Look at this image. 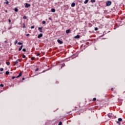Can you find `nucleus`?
Masks as SVG:
<instances>
[{
    "label": "nucleus",
    "instance_id": "obj_1",
    "mask_svg": "<svg viewBox=\"0 0 125 125\" xmlns=\"http://www.w3.org/2000/svg\"><path fill=\"white\" fill-rule=\"evenodd\" d=\"M106 6H109L111 4H112V2L111 1H108L106 2Z\"/></svg>",
    "mask_w": 125,
    "mask_h": 125
},
{
    "label": "nucleus",
    "instance_id": "obj_2",
    "mask_svg": "<svg viewBox=\"0 0 125 125\" xmlns=\"http://www.w3.org/2000/svg\"><path fill=\"white\" fill-rule=\"evenodd\" d=\"M122 121H123V119H122V118H119L118 122H117V124H118V125H121V123L120 122H122Z\"/></svg>",
    "mask_w": 125,
    "mask_h": 125
},
{
    "label": "nucleus",
    "instance_id": "obj_3",
    "mask_svg": "<svg viewBox=\"0 0 125 125\" xmlns=\"http://www.w3.org/2000/svg\"><path fill=\"white\" fill-rule=\"evenodd\" d=\"M38 30L40 33H42V27H39Z\"/></svg>",
    "mask_w": 125,
    "mask_h": 125
},
{
    "label": "nucleus",
    "instance_id": "obj_4",
    "mask_svg": "<svg viewBox=\"0 0 125 125\" xmlns=\"http://www.w3.org/2000/svg\"><path fill=\"white\" fill-rule=\"evenodd\" d=\"M57 42L60 44H62V43H63V42L61 41L60 40H58Z\"/></svg>",
    "mask_w": 125,
    "mask_h": 125
},
{
    "label": "nucleus",
    "instance_id": "obj_5",
    "mask_svg": "<svg viewBox=\"0 0 125 125\" xmlns=\"http://www.w3.org/2000/svg\"><path fill=\"white\" fill-rule=\"evenodd\" d=\"M30 6H31V5H30V4H28V3H25V7L28 8V7H30Z\"/></svg>",
    "mask_w": 125,
    "mask_h": 125
},
{
    "label": "nucleus",
    "instance_id": "obj_6",
    "mask_svg": "<svg viewBox=\"0 0 125 125\" xmlns=\"http://www.w3.org/2000/svg\"><path fill=\"white\" fill-rule=\"evenodd\" d=\"M42 34L41 33L38 35V39H40V38H42Z\"/></svg>",
    "mask_w": 125,
    "mask_h": 125
},
{
    "label": "nucleus",
    "instance_id": "obj_7",
    "mask_svg": "<svg viewBox=\"0 0 125 125\" xmlns=\"http://www.w3.org/2000/svg\"><path fill=\"white\" fill-rule=\"evenodd\" d=\"M75 5H76V3H75L74 2L71 4L72 7H75Z\"/></svg>",
    "mask_w": 125,
    "mask_h": 125
},
{
    "label": "nucleus",
    "instance_id": "obj_8",
    "mask_svg": "<svg viewBox=\"0 0 125 125\" xmlns=\"http://www.w3.org/2000/svg\"><path fill=\"white\" fill-rule=\"evenodd\" d=\"M19 62V60H17L16 62H15V65H16V64H18Z\"/></svg>",
    "mask_w": 125,
    "mask_h": 125
},
{
    "label": "nucleus",
    "instance_id": "obj_9",
    "mask_svg": "<svg viewBox=\"0 0 125 125\" xmlns=\"http://www.w3.org/2000/svg\"><path fill=\"white\" fill-rule=\"evenodd\" d=\"M22 76V73H20L19 75L17 77V78H19L20 77H21Z\"/></svg>",
    "mask_w": 125,
    "mask_h": 125
},
{
    "label": "nucleus",
    "instance_id": "obj_10",
    "mask_svg": "<svg viewBox=\"0 0 125 125\" xmlns=\"http://www.w3.org/2000/svg\"><path fill=\"white\" fill-rule=\"evenodd\" d=\"M23 47V45H21L19 48V51H21L22 50V48Z\"/></svg>",
    "mask_w": 125,
    "mask_h": 125
},
{
    "label": "nucleus",
    "instance_id": "obj_11",
    "mask_svg": "<svg viewBox=\"0 0 125 125\" xmlns=\"http://www.w3.org/2000/svg\"><path fill=\"white\" fill-rule=\"evenodd\" d=\"M75 39H80V35H77L75 36Z\"/></svg>",
    "mask_w": 125,
    "mask_h": 125
},
{
    "label": "nucleus",
    "instance_id": "obj_12",
    "mask_svg": "<svg viewBox=\"0 0 125 125\" xmlns=\"http://www.w3.org/2000/svg\"><path fill=\"white\" fill-rule=\"evenodd\" d=\"M108 118H112V114H108Z\"/></svg>",
    "mask_w": 125,
    "mask_h": 125
},
{
    "label": "nucleus",
    "instance_id": "obj_13",
    "mask_svg": "<svg viewBox=\"0 0 125 125\" xmlns=\"http://www.w3.org/2000/svg\"><path fill=\"white\" fill-rule=\"evenodd\" d=\"M88 0H85V1L84 2V3L85 4H86V3H87V2H88Z\"/></svg>",
    "mask_w": 125,
    "mask_h": 125
},
{
    "label": "nucleus",
    "instance_id": "obj_14",
    "mask_svg": "<svg viewBox=\"0 0 125 125\" xmlns=\"http://www.w3.org/2000/svg\"><path fill=\"white\" fill-rule=\"evenodd\" d=\"M14 10L16 11V12H17L18 11V8L17 7L15 8Z\"/></svg>",
    "mask_w": 125,
    "mask_h": 125
},
{
    "label": "nucleus",
    "instance_id": "obj_15",
    "mask_svg": "<svg viewBox=\"0 0 125 125\" xmlns=\"http://www.w3.org/2000/svg\"><path fill=\"white\" fill-rule=\"evenodd\" d=\"M66 34H69V33H70V29L67 30L66 31Z\"/></svg>",
    "mask_w": 125,
    "mask_h": 125
},
{
    "label": "nucleus",
    "instance_id": "obj_16",
    "mask_svg": "<svg viewBox=\"0 0 125 125\" xmlns=\"http://www.w3.org/2000/svg\"><path fill=\"white\" fill-rule=\"evenodd\" d=\"M6 64L8 66L10 65V62H6Z\"/></svg>",
    "mask_w": 125,
    "mask_h": 125
},
{
    "label": "nucleus",
    "instance_id": "obj_17",
    "mask_svg": "<svg viewBox=\"0 0 125 125\" xmlns=\"http://www.w3.org/2000/svg\"><path fill=\"white\" fill-rule=\"evenodd\" d=\"M51 11L52 12H55V9H52Z\"/></svg>",
    "mask_w": 125,
    "mask_h": 125
},
{
    "label": "nucleus",
    "instance_id": "obj_18",
    "mask_svg": "<svg viewBox=\"0 0 125 125\" xmlns=\"http://www.w3.org/2000/svg\"><path fill=\"white\" fill-rule=\"evenodd\" d=\"M23 28L24 29H25V28H26V24L23 23Z\"/></svg>",
    "mask_w": 125,
    "mask_h": 125
},
{
    "label": "nucleus",
    "instance_id": "obj_19",
    "mask_svg": "<svg viewBox=\"0 0 125 125\" xmlns=\"http://www.w3.org/2000/svg\"><path fill=\"white\" fill-rule=\"evenodd\" d=\"M5 74H6V75H9V72L6 71V72H5Z\"/></svg>",
    "mask_w": 125,
    "mask_h": 125
},
{
    "label": "nucleus",
    "instance_id": "obj_20",
    "mask_svg": "<svg viewBox=\"0 0 125 125\" xmlns=\"http://www.w3.org/2000/svg\"><path fill=\"white\" fill-rule=\"evenodd\" d=\"M18 44H19L20 45H21V44H22V42H19L18 43Z\"/></svg>",
    "mask_w": 125,
    "mask_h": 125
},
{
    "label": "nucleus",
    "instance_id": "obj_21",
    "mask_svg": "<svg viewBox=\"0 0 125 125\" xmlns=\"http://www.w3.org/2000/svg\"><path fill=\"white\" fill-rule=\"evenodd\" d=\"M17 42H18V41L17 40H16L15 42L14 43L15 44H16L17 43Z\"/></svg>",
    "mask_w": 125,
    "mask_h": 125
},
{
    "label": "nucleus",
    "instance_id": "obj_22",
    "mask_svg": "<svg viewBox=\"0 0 125 125\" xmlns=\"http://www.w3.org/2000/svg\"><path fill=\"white\" fill-rule=\"evenodd\" d=\"M91 2H95V0H91Z\"/></svg>",
    "mask_w": 125,
    "mask_h": 125
},
{
    "label": "nucleus",
    "instance_id": "obj_23",
    "mask_svg": "<svg viewBox=\"0 0 125 125\" xmlns=\"http://www.w3.org/2000/svg\"><path fill=\"white\" fill-rule=\"evenodd\" d=\"M42 23V24H45L46 22H45V21H43Z\"/></svg>",
    "mask_w": 125,
    "mask_h": 125
},
{
    "label": "nucleus",
    "instance_id": "obj_24",
    "mask_svg": "<svg viewBox=\"0 0 125 125\" xmlns=\"http://www.w3.org/2000/svg\"><path fill=\"white\" fill-rule=\"evenodd\" d=\"M23 19H27V17L24 16V17H23Z\"/></svg>",
    "mask_w": 125,
    "mask_h": 125
},
{
    "label": "nucleus",
    "instance_id": "obj_25",
    "mask_svg": "<svg viewBox=\"0 0 125 125\" xmlns=\"http://www.w3.org/2000/svg\"><path fill=\"white\" fill-rule=\"evenodd\" d=\"M59 125H62V122H60L59 124Z\"/></svg>",
    "mask_w": 125,
    "mask_h": 125
},
{
    "label": "nucleus",
    "instance_id": "obj_26",
    "mask_svg": "<svg viewBox=\"0 0 125 125\" xmlns=\"http://www.w3.org/2000/svg\"><path fill=\"white\" fill-rule=\"evenodd\" d=\"M97 30H98L97 27L95 28V31H97Z\"/></svg>",
    "mask_w": 125,
    "mask_h": 125
},
{
    "label": "nucleus",
    "instance_id": "obj_27",
    "mask_svg": "<svg viewBox=\"0 0 125 125\" xmlns=\"http://www.w3.org/2000/svg\"><path fill=\"white\" fill-rule=\"evenodd\" d=\"M40 53H37V54H36V55H37V56H40Z\"/></svg>",
    "mask_w": 125,
    "mask_h": 125
},
{
    "label": "nucleus",
    "instance_id": "obj_28",
    "mask_svg": "<svg viewBox=\"0 0 125 125\" xmlns=\"http://www.w3.org/2000/svg\"><path fill=\"white\" fill-rule=\"evenodd\" d=\"M0 71H3V68H0Z\"/></svg>",
    "mask_w": 125,
    "mask_h": 125
},
{
    "label": "nucleus",
    "instance_id": "obj_29",
    "mask_svg": "<svg viewBox=\"0 0 125 125\" xmlns=\"http://www.w3.org/2000/svg\"><path fill=\"white\" fill-rule=\"evenodd\" d=\"M38 71H39V68H37V69L35 70V71H36V72H38Z\"/></svg>",
    "mask_w": 125,
    "mask_h": 125
},
{
    "label": "nucleus",
    "instance_id": "obj_30",
    "mask_svg": "<svg viewBox=\"0 0 125 125\" xmlns=\"http://www.w3.org/2000/svg\"><path fill=\"white\" fill-rule=\"evenodd\" d=\"M0 86H1V87H3V84H1L0 85Z\"/></svg>",
    "mask_w": 125,
    "mask_h": 125
},
{
    "label": "nucleus",
    "instance_id": "obj_31",
    "mask_svg": "<svg viewBox=\"0 0 125 125\" xmlns=\"http://www.w3.org/2000/svg\"><path fill=\"white\" fill-rule=\"evenodd\" d=\"M8 21H9V23H11V20H10V19H9Z\"/></svg>",
    "mask_w": 125,
    "mask_h": 125
},
{
    "label": "nucleus",
    "instance_id": "obj_32",
    "mask_svg": "<svg viewBox=\"0 0 125 125\" xmlns=\"http://www.w3.org/2000/svg\"><path fill=\"white\" fill-rule=\"evenodd\" d=\"M22 51H24V52H25V51H26V49H23Z\"/></svg>",
    "mask_w": 125,
    "mask_h": 125
},
{
    "label": "nucleus",
    "instance_id": "obj_33",
    "mask_svg": "<svg viewBox=\"0 0 125 125\" xmlns=\"http://www.w3.org/2000/svg\"><path fill=\"white\" fill-rule=\"evenodd\" d=\"M15 78H16V77L14 76V77H12V80H14V79H15Z\"/></svg>",
    "mask_w": 125,
    "mask_h": 125
},
{
    "label": "nucleus",
    "instance_id": "obj_34",
    "mask_svg": "<svg viewBox=\"0 0 125 125\" xmlns=\"http://www.w3.org/2000/svg\"><path fill=\"white\" fill-rule=\"evenodd\" d=\"M34 28H35V27H34V26H32L31 27V29H34Z\"/></svg>",
    "mask_w": 125,
    "mask_h": 125
},
{
    "label": "nucleus",
    "instance_id": "obj_35",
    "mask_svg": "<svg viewBox=\"0 0 125 125\" xmlns=\"http://www.w3.org/2000/svg\"><path fill=\"white\" fill-rule=\"evenodd\" d=\"M22 57H23V58H26V56L23 55V56H22Z\"/></svg>",
    "mask_w": 125,
    "mask_h": 125
},
{
    "label": "nucleus",
    "instance_id": "obj_36",
    "mask_svg": "<svg viewBox=\"0 0 125 125\" xmlns=\"http://www.w3.org/2000/svg\"><path fill=\"white\" fill-rule=\"evenodd\" d=\"M93 100V101H95V100H96V99L95 98H94Z\"/></svg>",
    "mask_w": 125,
    "mask_h": 125
},
{
    "label": "nucleus",
    "instance_id": "obj_37",
    "mask_svg": "<svg viewBox=\"0 0 125 125\" xmlns=\"http://www.w3.org/2000/svg\"><path fill=\"white\" fill-rule=\"evenodd\" d=\"M30 36V34H26V37H28V36Z\"/></svg>",
    "mask_w": 125,
    "mask_h": 125
},
{
    "label": "nucleus",
    "instance_id": "obj_38",
    "mask_svg": "<svg viewBox=\"0 0 125 125\" xmlns=\"http://www.w3.org/2000/svg\"><path fill=\"white\" fill-rule=\"evenodd\" d=\"M34 59H35V58H31V60H34Z\"/></svg>",
    "mask_w": 125,
    "mask_h": 125
},
{
    "label": "nucleus",
    "instance_id": "obj_39",
    "mask_svg": "<svg viewBox=\"0 0 125 125\" xmlns=\"http://www.w3.org/2000/svg\"><path fill=\"white\" fill-rule=\"evenodd\" d=\"M49 20H52V19L51 18H49Z\"/></svg>",
    "mask_w": 125,
    "mask_h": 125
},
{
    "label": "nucleus",
    "instance_id": "obj_40",
    "mask_svg": "<svg viewBox=\"0 0 125 125\" xmlns=\"http://www.w3.org/2000/svg\"><path fill=\"white\" fill-rule=\"evenodd\" d=\"M6 4H8V1L6 2Z\"/></svg>",
    "mask_w": 125,
    "mask_h": 125
},
{
    "label": "nucleus",
    "instance_id": "obj_41",
    "mask_svg": "<svg viewBox=\"0 0 125 125\" xmlns=\"http://www.w3.org/2000/svg\"><path fill=\"white\" fill-rule=\"evenodd\" d=\"M4 42H5V43H6V42H7V41H4Z\"/></svg>",
    "mask_w": 125,
    "mask_h": 125
},
{
    "label": "nucleus",
    "instance_id": "obj_42",
    "mask_svg": "<svg viewBox=\"0 0 125 125\" xmlns=\"http://www.w3.org/2000/svg\"><path fill=\"white\" fill-rule=\"evenodd\" d=\"M25 80V78H22V81H24Z\"/></svg>",
    "mask_w": 125,
    "mask_h": 125
},
{
    "label": "nucleus",
    "instance_id": "obj_43",
    "mask_svg": "<svg viewBox=\"0 0 125 125\" xmlns=\"http://www.w3.org/2000/svg\"><path fill=\"white\" fill-rule=\"evenodd\" d=\"M113 88H112V89H111V90H112V91H113Z\"/></svg>",
    "mask_w": 125,
    "mask_h": 125
}]
</instances>
